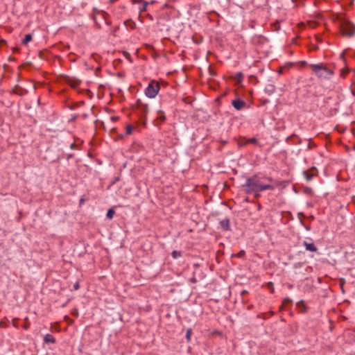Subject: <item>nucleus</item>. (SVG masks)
<instances>
[{
	"label": "nucleus",
	"mask_w": 355,
	"mask_h": 355,
	"mask_svg": "<svg viewBox=\"0 0 355 355\" xmlns=\"http://www.w3.org/2000/svg\"><path fill=\"white\" fill-rule=\"evenodd\" d=\"M272 182L271 178L256 175L248 178L243 187L247 193L273 190L275 187L271 184Z\"/></svg>",
	"instance_id": "obj_1"
},
{
	"label": "nucleus",
	"mask_w": 355,
	"mask_h": 355,
	"mask_svg": "<svg viewBox=\"0 0 355 355\" xmlns=\"http://www.w3.org/2000/svg\"><path fill=\"white\" fill-rule=\"evenodd\" d=\"M336 20L340 22V30L343 36L350 37L355 35V25L344 15L338 14Z\"/></svg>",
	"instance_id": "obj_2"
},
{
	"label": "nucleus",
	"mask_w": 355,
	"mask_h": 355,
	"mask_svg": "<svg viewBox=\"0 0 355 355\" xmlns=\"http://www.w3.org/2000/svg\"><path fill=\"white\" fill-rule=\"evenodd\" d=\"M309 67L311 68L314 74L320 79H329L334 72L332 69L327 67L326 64H311Z\"/></svg>",
	"instance_id": "obj_3"
},
{
	"label": "nucleus",
	"mask_w": 355,
	"mask_h": 355,
	"mask_svg": "<svg viewBox=\"0 0 355 355\" xmlns=\"http://www.w3.org/2000/svg\"><path fill=\"white\" fill-rule=\"evenodd\" d=\"M136 113L139 116L140 120L144 124L146 122V116L149 112V106L147 103L138 99L134 106Z\"/></svg>",
	"instance_id": "obj_4"
},
{
	"label": "nucleus",
	"mask_w": 355,
	"mask_h": 355,
	"mask_svg": "<svg viewBox=\"0 0 355 355\" xmlns=\"http://www.w3.org/2000/svg\"><path fill=\"white\" fill-rule=\"evenodd\" d=\"M160 89V85L158 82L152 80L145 89V94L149 98H155Z\"/></svg>",
	"instance_id": "obj_5"
},
{
	"label": "nucleus",
	"mask_w": 355,
	"mask_h": 355,
	"mask_svg": "<svg viewBox=\"0 0 355 355\" xmlns=\"http://www.w3.org/2000/svg\"><path fill=\"white\" fill-rule=\"evenodd\" d=\"M157 119L155 120L154 123L155 125H160L163 122L166 120V116L164 112L159 110L157 112Z\"/></svg>",
	"instance_id": "obj_6"
},
{
	"label": "nucleus",
	"mask_w": 355,
	"mask_h": 355,
	"mask_svg": "<svg viewBox=\"0 0 355 355\" xmlns=\"http://www.w3.org/2000/svg\"><path fill=\"white\" fill-rule=\"evenodd\" d=\"M232 104L233 107L237 110H242L246 105L245 103L240 99H235L232 101Z\"/></svg>",
	"instance_id": "obj_7"
},
{
	"label": "nucleus",
	"mask_w": 355,
	"mask_h": 355,
	"mask_svg": "<svg viewBox=\"0 0 355 355\" xmlns=\"http://www.w3.org/2000/svg\"><path fill=\"white\" fill-rule=\"evenodd\" d=\"M317 173V171L315 168H312L310 170L306 171L304 172V175L306 180L309 181L312 179V178Z\"/></svg>",
	"instance_id": "obj_8"
},
{
	"label": "nucleus",
	"mask_w": 355,
	"mask_h": 355,
	"mask_svg": "<svg viewBox=\"0 0 355 355\" xmlns=\"http://www.w3.org/2000/svg\"><path fill=\"white\" fill-rule=\"evenodd\" d=\"M303 245L305 247L306 250L315 252L318 250L317 248L313 242L309 243L306 241L303 242Z\"/></svg>",
	"instance_id": "obj_9"
},
{
	"label": "nucleus",
	"mask_w": 355,
	"mask_h": 355,
	"mask_svg": "<svg viewBox=\"0 0 355 355\" xmlns=\"http://www.w3.org/2000/svg\"><path fill=\"white\" fill-rule=\"evenodd\" d=\"M296 306L302 313H305L306 311V307L303 300L297 302Z\"/></svg>",
	"instance_id": "obj_10"
},
{
	"label": "nucleus",
	"mask_w": 355,
	"mask_h": 355,
	"mask_svg": "<svg viewBox=\"0 0 355 355\" xmlns=\"http://www.w3.org/2000/svg\"><path fill=\"white\" fill-rule=\"evenodd\" d=\"M293 303V300L289 299V298H285L283 302H282V304L281 305V306L279 307V311H282L285 309L286 306L289 304H292Z\"/></svg>",
	"instance_id": "obj_11"
},
{
	"label": "nucleus",
	"mask_w": 355,
	"mask_h": 355,
	"mask_svg": "<svg viewBox=\"0 0 355 355\" xmlns=\"http://www.w3.org/2000/svg\"><path fill=\"white\" fill-rule=\"evenodd\" d=\"M221 227L224 230H228L230 229V220L229 219H225L220 223Z\"/></svg>",
	"instance_id": "obj_12"
},
{
	"label": "nucleus",
	"mask_w": 355,
	"mask_h": 355,
	"mask_svg": "<svg viewBox=\"0 0 355 355\" xmlns=\"http://www.w3.org/2000/svg\"><path fill=\"white\" fill-rule=\"evenodd\" d=\"M44 340L45 343H55V338L51 334H46L44 338Z\"/></svg>",
	"instance_id": "obj_13"
},
{
	"label": "nucleus",
	"mask_w": 355,
	"mask_h": 355,
	"mask_svg": "<svg viewBox=\"0 0 355 355\" xmlns=\"http://www.w3.org/2000/svg\"><path fill=\"white\" fill-rule=\"evenodd\" d=\"M12 92L14 94H16L19 96H22L24 95V90L23 89H21L20 87L19 86H15L13 89H12Z\"/></svg>",
	"instance_id": "obj_14"
},
{
	"label": "nucleus",
	"mask_w": 355,
	"mask_h": 355,
	"mask_svg": "<svg viewBox=\"0 0 355 355\" xmlns=\"http://www.w3.org/2000/svg\"><path fill=\"white\" fill-rule=\"evenodd\" d=\"M31 40H32V35L31 34H27L25 35L24 39L22 40V44L26 45Z\"/></svg>",
	"instance_id": "obj_15"
},
{
	"label": "nucleus",
	"mask_w": 355,
	"mask_h": 355,
	"mask_svg": "<svg viewBox=\"0 0 355 355\" xmlns=\"http://www.w3.org/2000/svg\"><path fill=\"white\" fill-rule=\"evenodd\" d=\"M69 84L73 87V88H76L79 84H80V82L78 80H69Z\"/></svg>",
	"instance_id": "obj_16"
},
{
	"label": "nucleus",
	"mask_w": 355,
	"mask_h": 355,
	"mask_svg": "<svg viewBox=\"0 0 355 355\" xmlns=\"http://www.w3.org/2000/svg\"><path fill=\"white\" fill-rule=\"evenodd\" d=\"M191 336H192V329L191 328H189L187 330V334H186V339H187V342H189L191 340Z\"/></svg>",
	"instance_id": "obj_17"
},
{
	"label": "nucleus",
	"mask_w": 355,
	"mask_h": 355,
	"mask_svg": "<svg viewBox=\"0 0 355 355\" xmlns=\"http://www.w3.org/2000/svg\"><path fill=\"white\" fill-rule=\"evenodd\" d=\"M171 255L173 259H177L182 256V252L180 251L174 250L172 252Z\"/></svg>",
	"instance_id": "obj_18"
},
{
	"label": "nucleus",
	"mask_w": 355,
	"mask_h": 355,
	"mask_svg": "<svg viewBox=\"0 0 355 355\" xmlns=\"http://www.w3.org/2000/svg\"><path fill=\"white\" fill-rule=\"evenodd\" d=\"M24 324L23 325V328L27 330L30 327V322L28 317L24 318Z\"/></svg>",
	"instance_id": "obj_19"
},
{
	"label": "nucleus",
	"mask_w": 355,
	"mask_h": 355,
	"mask_svg": "<svg viewBox=\"0 0 355 355\" xmlns=\"http://www.w3.org/2000/svg\"><path fill=\"white\" fill-rule=\"evenodd\" d=\"M142 7L140 8L139 9V12H145L147 10V7H148V3L146 2V1H142Z\"/></svg>",
	"instance_id": "obj_20"
},
{
	"label": "nucleus",
	"mask_w": 355,
	"mask_h": 355,
	"mask_svg": "<svg viewBox=\"0 0 355 355\" xmlns=\"http://www.w3.org/2000/svg\"><path fill=\"white\" fill-rule=\"evenodd\" d=\"M349 69L347 67H345L341 69L340 71V77L345 78V76L349 73Z\"/></svg>",
	"instance_id": "obj_21"
},
{
	"label": "nucleus",
	"mask_w": 355,
	"mask_h": 355,
	"mask_svg": "<svg viewBox=\"0 0 355 355\" xmlns=\"http://www.w3.org/2000/svg\"><path fill=\"white\" fill-rule=\"evenodd\" d=\"M114 211L112 209H109L107 213V218L112 219L114 216Z\"/></svg>",
	"instance_id": "obj_22"
},
{
	"label": "nucleus",
	"mask_w": 355,
	"mask_h": 355,
	"mask_svg": "<svg viewBox=\"0 0 355 355\" xmlns=\"http://www.w3.org/2000/svg\"><path fill=\"white\" fill-rule=\"evenodd\" d=\"M134 130V127L131 125H128L126 126V134L127 135H130L132 134V131Z\"/></svg>",
	"instance_id": "obj_23"
},
{
	"label": "nucleus",
	"mask_w": 355,
	"mask_h": 355,
	"mask_svg": "<svg viewBox=\"0 0 355 355\" xmlns=\"http://www.w3.org/2000/svg\"><path fill=\"white\" fill-rule=\"evenodd\" d=\"M266 287L270 289L271 293H273L275 292V288L273 287L272 282H270L266 284Z\"/></svg>",
	"instance_id": "obj_24"
},
{
	"label": "nucleus",
	"mask_w": 355,
	"mask_h": 355,
	"mask_svg": "<svg viewBox=\"0 0 355 355\" xmlns=\"http://www.w3.org/2000/svg\"><path fill=\"white\" fill-rule=\"evenodd\" d=\"M245 252L243 250H242L238 254H232V257H236L238 258H241L245 255Z\"/></svg>",
	"instance_id": "obj_25"
},
{
	"label": "nucleus",
	"mask_w": 355,
	"mask_h": 355,
	"mask_svg": "<svg viewBox=\"0 0 355 355\" xmlns=\"http://www.w3.org/2000/svg\"><path fill=\"white\" fill-rule=\"evenodd\" d=\"M18 320H19V319H18V318H14V319L12 320V324L15 327H16V328H17V327H18Z\"/></svg>",
	"instance_id": "obj_26"
},
{
	"label": "nucleus",
	"mask_w": 355,
	"mask_h": 355,
	"mask_svg": "<svg viewBox=\"0 0 355 355\" xmlns=\"http://www.w3.org/2000/svg\"><path fill=\"white\" fill-rule=\"evenodd\" d=\"M64 320L67 321L69 325L72 324V323L73 322V320H71L69 316L66 315L64 317Z\"/></svg>",
	"instance_id": "obj_27"
},
{
	"label": "nucleus",
	"mask_w": 355,
	"mask_h": 355,
	"mask_svg": "<svg viewBox=\"0 0 355 355\" xmlns=\"http://www.w3.org/2000/svg\"><path fill=\"white\" fill-rule=\"evenodd\" d=\"M257 142V140L255 138L249 139L246 141V143H252V144H255Z\"/></svg>",
	"instance_id": "obj_28"
},
{
	"label": "nucleus",
	"mask_w": 355,
	"mask_h": 355,
	"mask_svg": "<svg viewBox=\"0 0 355 355\" xmlns=\"http://www.w3.org/2000/svg\"><path fill=\"white\" fill-rule=\"evenodd\" d=\"M123 54L127 59H130V54L128 52L125 51L123 52Z\"/></svg>",
	"instance_id": "obj_29"
},
{
	"label": "nucleus",
	"mask_w": 355,
	"mask_h": 355,
	"mask_svg": "<svg viewBox=\"0 0 355 355\" xmlns=\"http://www.w3.org/2000/svg\"><path fill=\"white\" fill-rule=\"evenodd\" d=\"M80 288V285H79V283L78 282H76L74 285H73V288L74 290H78Z\"/></svg>",
	"instance_id": "obj_30"
},
{
	"label": "nucleus",
	"mask_w": 355,
	"mask_h": 355,
	"mask_svg": "<svg viewBox=\"0 0 355 355\" xmlns=\"http://www.w3.org/2000/svg\"><path fill=\"white\" fill-rule=\"evenodd\" d=\"M71 314L76 317H78V310L77 309H75L74 311H73V312L71 313Z\"/></svg>",
	"instance_id": "obj_31"
},
{
	"label": "nucleus",
	"mask_w": 355,
	"mask_h": 355,
	"mask_svg": "<svg viewBox=\"0 0 355 355\" xmlns=\"http://www.w3.org/2000/svg\"><path fill=\"white\" fill-rule=\"evenodd\" d=\"M299 64L301 65V66H305L306 64H307V62L306 61H300L299 62Z\"/></svg>",
	"instance_id": "obj_32"
},
{
	"label": "nucleus",
	"mask_w": 355,
	"mask_h": 355,
	"mask_svg": "<svg viewBox=\"0 0 355 355\" xmlns=\"http://www.w3.org/2000/svg\"><path fill=\"white\" fill-rule=\"evenodd\" d=\"M132 2L133 3H139L141 2V0H132Z\"/></svg>",
	"instance_id": "obj_33"
},
{
	"label": "nucleus",
	"mask_w": 355,
	"mask_h": 355,
	"mask_svg": "<svg viewBox=\"0 0 355 355\" xmlns=\"http://www.w3.org/2000/svg\"><path fill=\"white\" fill-rule=\"evenodd\" d=\"M55 331H60V329H59V327H58V324H55Z\"/></svg>",
	"instance_id": "obj_34"
},
{
	"label": "nucleus",
	"mask_w": 355,
	"mask_h": 355,
	"mask_svg": "<svg viewBox=\"0 0 355 355\" xmlns=\"http://www.w3.org/2000/svg\"><path fill=\"white\" fill-rule=\"evenodd\" d=\"M315 25H316V24H315V23H314V22H312V23L311 24V27H312V28H314V27L315 26Z\"/></svg>",
	"instance_id": "obj_35"
},
{
	"label": "nucleus",
	"mask_w": 355,
	"mask_h": 355,
	"mask_svg": "<svg viewBox=\"0 0 355 355\" xmlns=\"http://www.w3.org/2000/svg\"><path fill=\"white\" fill-rule=\"evenodd\" d=\"M247 293H248V291L244 290L241 292V295H243L244 294H246Z\"/></svg>",
	"instance_id": "obj_36"
},
{
	"label": "nucleus",
	"mask_w": 355,
	"mask_h": 355,
	"mask_svg": "<svg viewBox=\"0 0 355 355\" xmlns=\"http://www.w3.org/2000/svg\"><path fill=\"white\" fill-rule=\"evenodd\" d=\"M344 283H345V280L343 279H340V284L343 285Z\"/></svg>",
	"instance_id": "obj_37"
},
{
	"label": "nucleus",
	"mask_w": 355,
	"mask_h": 355,
	"mask_svg": "<svg viewBox=\"0 0 355 355\" xmlns=\"http://www.w3.org/2000/svg\"><path fill=\"white\" fill-rule=\"evenodd\" d=\"M112 120H113V121H116V120H117V118H116V117H112Z\"/></svg>",
	"instance_id": "obj_38"
},
{
	"label": "nucleus",
	"mask_w": 355,
	"mask_h": 355,
	"mask_svg": "<svg viewBox=\"0 0 355 355\" xmlns=\"http://www.w3.org/2000/svg\"><path fill=\"white\" fill-rule=\"evenodd\" d=\"M353 202L355 204V196L353 198Z\"/></svg>",
	"instance_id": "obj_39"
},
{
	"label": "nucleus",
	"mask_w": 355,
	"mask_h": 355,
	"mask_svg": "<svg viewBox=\"0 0 355 355\" xmlns=\"http://www.w3.org/2000/svg\"><path fill=\"white\" fill-rule=\"evenodd\" d=\"M270 313L271 315H274V312H272V311H270Z\"/></svg>",
	"instance_id": "obj_40"
},
{
	"label": "nucleus",
	"mask_w": 355,
	"mask_h": 355,
	"mask_svg": "<svg viewBox=\"0 0 355 355\" xmlns=\"http://www.w3.org/2000/svg\"><path fill=\"white\" fill-rule=\"evenodd\" d=\"M96 55V54L92 55V56L94 58V59H96V58H95Z\"/></svg>",
	"instance_id": "obj_41"
},
{
	"label": "nucleus",
	"mask_w": 355,
	"mask_h": 355,
	"mask_svg": "<svg viewBox=\"0 0 355 355\" xmlns=\"http://www.w3.org/2000/svg\"><path fill=\"white\" fill-rule=\"evenodd\" d=\"M3 42H5V40L1 41V44H3Z\"/></svg>",
	"instance_id": "obj_42"
},
{
	"label": "nucleus",
	"mask_w": 355,
	"mask_h": 355,
	"mask_svg": "<svg viewBox=\"0 0 355 355\" xmlns=\"http://www.w3.org/2000/svg\"><path fill=\"white\" fill-rule=\"evenodd\" d=\"M3 42H5V40L1 41V44H3Z\"/></svg>",
	"instance_id": "obj_43"
}]
</instances>
